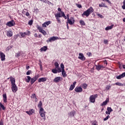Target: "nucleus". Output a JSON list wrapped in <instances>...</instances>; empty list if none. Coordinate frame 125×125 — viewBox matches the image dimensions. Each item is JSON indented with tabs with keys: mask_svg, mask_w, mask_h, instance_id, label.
I'll use <instances>...</instances> for the list:
<instances>
[{
	"mask_svg": "<svg viewBox=\"0 0 125 125\" xmlns=\"http://www.w3.org/2000/svg\"><path fill=\"white\" fill-rule=\"evenodd\" d=\"M0 107L3 109L5 110V107H4V105L1 104V103H0Z\"/></svg>",
	"mask_w": 125,
	"mask_h": 125,
	"instance_id": "nucleus-34",
	"label": "nucleus"
},
{
	"mask_svg": "<svg viewBox=\"0 0 125 125\" xmlns=\"http://www.w3.org/2000/svg\"><path fill=\"white\" fill-rule=\"evenodd\" d=\"M57 72L58 73H61L62 72V70H61V68L58 67Z\"/></svg>",
	"mask_w": 125,
	"mask_h": 125,
	"instance_id": "nucleus-46",
	"label": "nucleus"
},
{
	"mask_svg": "<svg viewBox=\"0 0 125 125\" xmlns=\"http://www.w3.org/2000/svg\"><path fill=\"white\" fill-rule=\"evenodd\" d=\"M23 34L25 35V36H30V35H31V32L27 31V32H24Z\"/></svg>",
	"mask_w": 125,
	"mask_h": 125,
	"instance_id": "nucleus-32",
	"label": "nucleus"
},
{
	"mask_svg": "<svg viewBox=\"0 0 125 125\" xmlns=\"http://www.w3.org/2000/svg\"><path fill=\"white\" fill-rule=\"evenodd\" d=\"M116 79L117 80H121V79H123V78H122V76H121V75H120L119 76H118L116 77Z\"/></svg>",
	"mask_w": 125,
	"mask_h": 125,
	"instance_id": "nucleus-44",
	"label": "nucleus"
},
{
	"mask_svg": "<svg viewBox=\"0 0 125 125\" xmlns=\"http://www.w3.org/2000/svg\"><path fill=\"white\" fill-rule=\"evenodd\" d=\"M82 87L84 88V89H86V88L87 87V84L86 83H83L82 84Z\"/></svg>",
	"mask_w": 125,
	"mask_h": 125,
	"instance_id": "nucleus-30",
	"label": "nucleus"
},
{
	"mask_svg": "<svg viewBox=\"0 0 125 125\" xmlns=\"http://www.w3.org/2000/svg\"><path fill=\"white\" fill-rule=\"evenodd\" d=\"M77 84V82L75 81L73 82V84H71L69 88V90L72 91L74 88H75V86H76V84Z\"/></svg>",
	"mask_w": 125,
	"mask_h": 125,
	"instance_id": "nucleus-18",
	"label": "nucleus"
},
{
	"mask_svg": "<svg viewBox=\"0 0 125 125\" xmlns=\"http://www.w3.org/2000/svg\"><path fill=\"white\" fill-rule=\"evenodd\" d=\"M11 89L14 93L18 90V87L16 85V84L15 85H11Z\"/></svg>",
	"mask_w": 125,
	"mask_h": 125,
	"instance_id": "nucleus-10",
	"label": "nucleus"
},
{
	"mask_svg": "<svg viewBox=\"0 0 125 125\" xmlns=\"http://www.w3.org/2000/svg\"><path fill=\"white\" fill-rule=\"evenodd\" d=\"M109 102V98H106L105 101L101 104V106H105V105Z\"/></svg>",
	"mask_w": 125,
	"mask_h": 125,
	"instance_id": "nucleus-22",
	"label": "nucleus"
},
{
	"mask_svg": "<svg viewBox=\"0 0 125 125\" xmlns=\"http://www.w3.org/2000/svg\"><path fill=\"white\" fill-rule=\"evenodd\" d=\"M42 27H43V28H46V24H45V22H44L42 24Z\"/></svg>",
	"mask_w": 125,
	"mask_h": 125,
	"instance_id": "nucleus-50",
	"label": "nucleus"
},
{
	"mask_svg": "<svg viewBox=\"0 0 125 125\" xmlns=\"http://www.w3.org/2000/svg\"><path fill=\"white\" fill-rule=\"evenodd\" d=\"M31 77L28 76L26 77V78H24L25 80V82H26V83H30V81H31Z\"/></svg>",
	"mask_w": 125,
	"mask_h": 125,
	"instance_id": "nucleus-25",
	"label": "nucleus"
},
{
	"mask_svg": "<svg viewBox=\"0 0 125 125\" xmlns=\"http://www.w3.org/2000/svg\"><path fill=\"white\" fill-rule=\"evenodd\" d=\"M52 72L54 74H57V70H56V69H52Z\"/></svg>",
	"mask_w": 125,
	"mask_h": 125,
	"instance_id": "nucleus-36",
	"label": "nucleus"
},
{
	"mask_svg": "<svg viewBox=\"0 0 125 125\" xmlns=\"http://www.w3.org/2000/svg\"><path fill=\"white\" fill-rule=\"evenodd\" d=\"M96 69L97 71H100V70H102L103 69H105V66L103 65H101L100 64L96 65Z\"/></svg>",
	"mask_w": 125,
	"mask_h": 125,
	"instance_id": "nucleus-13",
	"label": "nucleus"
},
{
	"mask_svg": "<svg viewBox=\"0 0 125 125\" xmlns=\"http://www.w3.org/2000/svg\"><path fill=\"white\" fill-rule=\"evenodd\" d=\"M107 110L108 112H109L110 113H111V112H113V109H112V108L110 107H107Z\"/></svg>",
	"mask_w": 125,
	"mask_h": 125,
	"instance_id": "nucleus-33",
	"label": "nucleus"
},
{
	"mask_svg": "<svg viewBox=\"0 0 125 125\" xmlns=\"http://www.w3.org/2000/svg\"><path fill=\"white\" fill-rule=\"evenodd\" d=\"M25 113H26V114H27L29 116H31L33 115L34 113H35V110H34V109H30L28 111H26Z\"/></svg>",
	"mask_w": 125,
	"mask_h": 125,
	"instance_id": "nucleus-16",
	"label": "nucleus"
},
{
	"mask_svg": "<svg viewBox=\"0 0 125 125\" xmlns=\"http://www.w3.org/2000/svg\"><path fill=\"white\" fill-rule=\"evenodd\" d=\"M103 1H106V2H108V3H111V2L109 0H103Z\"/></svg>",
	"mask_w": 125,
	"mask_h": 125,
	"instance_id": "nucleus-54",
	"label": "nucleus"
},
{
	"mask_svg": "<svg viewBox=\"0 0 125 125\" xmlns=\"http://www.w3.org/2000/svg\"><path fill=\"white\" fill-rule=\"evenodd\" d=\"M94 11V10L93 9V8L92 7H90L89 8H88L87 10L85 11L82 14V17H84V16H86V17H88L92 12Z\"/></svg>",
	"mask_w": 125,
	"mask_h": 125,
	"instance_id": "nucleus-2",
	"label": "nucleus"
},
{
	"mask_svg": "<svg viewBox=\"0 0 125 125\" xmlns=\"http://www.w3.org/2000/svg\"><path fill=\"white\" fill-rule=\"evenodd\" d=\"M69 24V25H73L75 23V19H74V17H70L68 20H67V23Z\"/></svg>",
	"mask_w": 125,
	"mask_h": 125,
	"instance_id": "nucleus-6",
	"label": "nucleus"
},
{
	"mask_svg": "<svg viewBox=\"0 0 125 125\" xmlns=\"http://www.w3.org/2000/svg\"><path fill=\"white\" fill-rule=\"evenodd\" d=\"M62 75L63 78H66V77H67V74H66V71H65L64 69L62 70Z\"/></svg>",
	"mask_w": 125,
	"mask_h": 125,
	"instance_id": "nucleus-23",
	"label": "nucleus"
},
{
	"mask_svg": "<svg viewBox=\"0 0 125 125\" xmlns=\"http://www.w3.org/2000/svg\"><path fill=\"white\" fill-rule=\"evenodd\" d=\"M68 115L70 118H73V117H74L75 115H76V111L75 110H72L69 113V114H68Z\"/></svg>",
	"mask_w": 125,
	"mask_h": 125,
	"instance_id": "nucleus-19",
	"label": "nucleus"
},
{
	"mask_svg": "<svg viewBox=\"0 0 125 125\" xmlns=\"http://www.w3.org/2000/svg\"><path fill=\"white\" fill-rule=\"evenodd\" d=\"M15 22H14V20H12L11 21L7 22L6 25L8 26V27H12L13 26H15Z\"/></svg>",
	"mask_w": 125,
	"mask_h": 125,
	"instance_id": "nucleus-7",
	"label": "nucleus"
},
{
	"mask_svg": "<svg viewBox=\"0 0 125 125\" xmlns=\"http://www.w3.org/2000/svg\"><path fill=\"white\" fill-rule=\"evenodd\" d=\"M61 67L62 68V70H64V64L63 63L61 64Z\"/></svg>",
	"mask_w": 125,
	"mask_h": 125,
	"instance_id": "nucleus-45",
	"label": "nucleus"
},
{
	"mask_svg": "<svg viewBox=\"0 0 125 125\" xmlns=\"http://www.w3.org/2000/svg\"><path fill=\"white\" fill-rule=\"evenodd\" d=\"M38 107L40 108L39 113L41 117L42 118H43V117H45V111H44V109L42 108V101L39 102V104H38Z\"/></svg>",
	"mask_w": 125,
	"mask_h": 125,
	"instance_id": "nucleus-1",
	"label": "nucleus"
},
{
	"mask_svg": "<svg viewBox=\"0 0 125 125\" xmlns=\"http://www.w3.org/2000/svg\"><path fill=\"white\" fill-rule=\"evenodd\" d=\"M120 76H121V78H125V72L121 74Z\"/></svg>",
	"mask_w": 125,
	"mask_h": 125,
	"instance_id": "nucleus-47",
	"label": "nucleus"
},
{
	"mask_svg": "<svg viewBox=\"0 0 125 125\" xmlns=\"http://www.w3.org/2000/svg\"><path fill=\"white\" fill-rule=\"evenodd\" d=\"M104 65L105 64L106 66H107L108 65V62H107V61L105 60L104 61Z\"/></svg>",
	"mask_w": 125,
	"mask_h": 125,
	"instance_id": "nucleus-53",
	"label": "nucleus"
},
{
	"mask_svg": "<svg viewBox=\"0 0 125 125\" xmlns=\"http://www.w3.org/2000/svg\"><path fill=\"white\" fill-rule=\"evenodd\" d=\"M92 125H98L96 124V122H94L92 123Z\"/></svg>",
	"mask_w": 125,
	"mask_h": 125,
	"instance_id": "nucleus-64",
	"label": "nucleus"
},
{
	"mask_svg": "<svg viewBox=\"0 0 125 125\" xmlns=\"http://www.w3.org/2000/svg\"><path fill=\"white\" fill-rule=\"evenodd\" d=\"M98 16H99V17H100V18H103V16H102V15L100 14H98Z\"/></svg>",
	"mask_w": 125,
	"mask_h": 125,
	"instance_id": "nucleus-57",
	"label": "nucleus"
},
{
	"mask_svg": "<svg viewBox=\"0 0 125 125\" xmlns=\"http://www.w3.org/2000/svg\"><path fill=\"white\" fill-rule=\"evenodd\" d=\"M37 28L38 29V30H39V31L40 32V33H41L42 34L43 36H45V35H46V32L44 30H43V28H42V27L38 25L37 26Z\"/></svg>",
	"mask_w": 125,
	"mask_h": 125,
	"instance_id": "nucleus-5",
	"label": "nucleus"
},
{
	"mask_svg": "<svg viewBox=\"0 0 125 125\" xmlns=\"http://www.w3.org/2000/svg\"><path fill=\"white\" fill-rule=\"evenodd\" d=\"M99 7H106V5H105V3L102 2L101 4H100L99 5Z\"/></svg>",
	"mask_w": 125,
	"mask_h": 125,
	"instance_id": "nucleus-29",
	"label": "nucleus"
},
{
	"mask_svg": "<svg viewBox=\"0 0 125 125\" xmlns=\"http://www.w3.org/2000/svg\"><path fill=\"white\" fill-rule=\"evenodd\" d=\"M32 96L33 98H37V96H36V94H33L32 95Z\"/></svg>",
	"mask_w": 125,
	"mask_h": 125,
	"instance_id": "nucleus-55",
	"label": "nucleus"
},
{
	"mask_svg": "<svg viewBox=\"0 0 125 125\" xmlns=\"http://www.w3.org/2000/svg\"><path fill=\"white\" fill-rule=\"evenodd\" d=\"M76 6H77V7H78V8H82V5L80 4H78V3H76L75 4Z\"/></svg>",
	"mask_w": 125,
	"mask_h": 125,
	"instance_id": "nucleus-38",
	"label": "nucleus"
},
{
	"mask_svg": "<svg viewBox=\"0 0 125 125\" xmlns=\"http://www.w3.org/2000/svg\"><path fill=\"white\" fill-rule=\"evenodd\" d=\"M20 35H21V37H22V38H24V37H25V36L24 33H21Z\"/></svg>",
	"mask_w": 125,
	"mask_h": 125,
	"instance_id": "nucleus-51",
	"label": "nucleus"
},
{
	"mask_svg": "<svg viewBox=\"0 0 125 125\" xmlns=\"http://www.w3.org/2000/svg\"><path fill=\"white\" fill-rule=\"evenodd\" d=\"M2 96L4 103H6V102H7V96H6V94H3Z\"/></svg>",
	"mask_w": 125,
	"mask_h": 125,
	"instance_id": "nucleus-20",
	"label": "nucleus"
},
{
	"mask_svg": "<svg viewBox=\"0 0 125 125\" xmlns=\"http://www.w3.org/2000/svg\"><path fill=\"white\" fill-rule=\"evenodd\" d=\"M46 80L47 79L45 77L39 78L38 80V83H44V82H46Z\"/></svg>",
	"mask_w": 125,
	"mask_h": 125,
	"instance_id": "nucleus-17",
	"label": "nucleus"
},
{
	"mask_svg": "<svg viewBox=\"0 0 125 125\" xmlns=\"http://www.w3.org/2000/svg\"><path fill=\"white\" fill-rule=\"evenodd\" d=\"M26 16H30V13L29 12H27L25 14Z\"/></svg>",
	"mask_w": 125,
	"mask_h": 125,
	"instance_id": "nucleus-60",
	"label": "nucleus"
},
{
	"mask_svg": "<svg viewBox=\"0 0 125 125\" xmlns=\"http://www.w3.org/2000/svg\"><path fill=\"white\" fill-rule=\"evenodd\" d=\"M104 43L105 44L108 43V40H104Z\"/></svg>",
	"mask_w": 125,
	"mask_h": 125,
	"instance_id": "nucleus-61",
	"label": "nucleus"
},
{
	"mask_svg": "<svg viewBox=\"0 0 125 125\" xmlns=\"http://www.w3.org/2000/svg\"><path fill=\"white\" fill-rule=\"evenodd\" d=\"M47 50V46H44L40 49V51L42 52V51H46Z\"/></svg>",
	"mask_w": 125,
	"mask_h": 125,
	"instance_id": "nucleus-26",
	"label": "nucleus"
},
{
	"mask_svg": "<svg viewBox=\"0 0 125 125\" xmlns=\"http://www.w3.org/2000/svg\"><path fill=\"white\" fill-rule=\"evenodd\" d=\"M28 25H30V26L33 25V20H30V21L28 22Z\"/></svg>",
	"mask_w": 125,
	"mask_h": 125,
	"instance_id": "nucleus-42",
	"label": "nucleus"
},
{
	"mask_svg": "<svg viewBox=\"0 0 125 125\" xmlns=\"http://www.w3.org/2000/svg\"><path fill=\"white\" fill-rule=\"evenodd\" d=\"M75 91H76V92H83V88H82V87H76L75 88Z\"/></svg>",
	"mask_w": 125,
	"mask_h": 125,
	"instance_id": "nucleus-15",
	"label": "nucleus"
},
{
	"mask_svg": "<svg viewBox=\"0 0 125 125\" xmlns=\"http://www.w3.org/2000/svg\"><path fill=\"white\" fill-rule=\"evenodd\" d=\"M26 70H29V69H30V66H26Z\"/></svg>",
	"mask_w": 125,
	"mask_h": 125,
	"instance_id": "nucleus-63",
	"label": "nucleus"
},
{
	"mask_svg": "<svg viewBox=\"0 0 125 125\" xmlns=\"http://www.w3.org/2000/svg\"><path fill=\"white\" fill-rule=\"evenodd\" d=\"M55 67L56 69L59 68V64L58 63V62H55Z\"/></svg>",
	"mask_w": 125,
	"mask_h": 125,
	"instance_id": "nucleus-35",
	"label": "nucleus"
},
{
	"mask_svg": "<svg viewBox=\"0 0 125 125\" xmlns=\"http://www.w3.org/2000/svg\"><path fill=\"white\" fill-rule=\"evenodd\" d=\"M0 56L1 61L5 60V55L2 52H0Z\"/></svg>",
	"mask_w": 125,
	"mask_h": 125,
	"instance_id": "nucleus-14",
	"label": "nucleus"
},
{
	"mask_svg": "<svg viewBox=\"0 0 125 125\" xmlns=\"http://www.w3.org/2000/svg\"><path fill=\"white\" fill-rule=\"evenodd\" d=\"M39 77L40 76L38 75H35V77L31 78V80H30L31 84H33L34 83L36 82V81H37V80L39 79Z\"/></svg>",
	"mask_w": 125,
	"mask_h": 125,
	"instance_id": "nucleus-8",
	"label": "nucleus"
},
{
	"mask_svg": "<svg viewBox=\"0 0 125 125\" xmlns=\"http://www.w3.org/2000/svg\"><path fill=\"white\" fill-rule=\"evenodd\" d=\"M11 48H12V47H11V46H9L6 48V51H9V50H10V49H11Z\"/></svg>",
	"mask_w": 125,
	"mask_h": 125,
	"instance_id": "nucleus-37",
	"label": "nucleus"
},
{
	"mask_svg": "<svg viewBox=\"0 0 125 125\" xmlns=\"http://www.w3.org/2000/svg\"><path fill=\"white\" fill-rule=\"evenodd\" d=\"M98 95L97 94L92 95L89 97V101L91 103H94L95 102V99L97 98Z\"/></svg>",
	"mask_w": 125,
	"mask_h": 125,
	"instance_id": "nucleus-4",
	"label": "nucleus"
},
{
	"mask_svg": "<svg viewBox=\"0 0 125 125\" xmlns=\"http://www.w3.org/2000/svg\"><path fill=\"white\" fill-rule=\"evenodd\" d=\"M110 88H111V85H107L106 87H105V89L106 90H109V89H110Z\"/></svg>",
	"mask_w": 125,
	"mask_h": 125,
	"instance_id": "nucleus-39",
	"label": "nucleus"
},
{
	"mask_svg": "<svg viewBox=\"0 0 125 125\" xmlns=\"http://www.w3.org/2000/svg\"><path fill=\"white\" fill-rule=\"evenodd\" d=\"M34 37H35V38H38V34H37V33H35V34H34Z\"/></svg>",
	"mask_w": 125,
	"mask_h": 125,
	"instance_id": "nucleus-62",
	"label": "nucleus"
},
{
	"mask_svg": "<svg viewBox=\"0 0 125 125\" xmlns=\"http://www.w3.org/2000/svg\"><path fill=\"white\" fill-rule=\"evenodd\" d=\"M87 55H88V57H90V56H92V54L91 52H88L87 54Z\"/></svg>",
	"mask_w": 125,
	"mask_h": 125,
	"instance_id": "nucleus-48",
	"label": "nucleus"
},
{
	"mask_svg": "<svg viewBox=\"0 0 125 125\" xmlns=\"http://www.w3.org/2000/svg\"><path fill=\"white\" fill-rule=\"evenodd\" d=\"M109 118H110V115H107L105 118L104 119V121H107Z\"/></svg>",
	"mask_w": 125,
	"mask_h": 125,
	"instance_id": "nucleus-41",
	"label": "nucleus"
},
{
	"mask_svg": "<svg viewBox=\"0 0 125 125\" xmlns=\"http://www.w3.org/2000/svg\"><path fill=\"white\" fill-rule=\"evenodd\" d=\"M105 114H106V115H110V114H111V112H110L109 111H105Z\"/></svg>",
	"mask_w": 125,
	"mask_h": 125,
	"instance_id": "nucleus-58",
	"label": "nucleus"
},
{
	"mask_svg": "<svg viewBox=\"0 0 125 125\" xmlns=\"http://www.w3.org/2000/svg\"><path fill=\"white\" fill-rule=\"evenodd\" d=\"M62 78L61 77H57L54 78L53 80L54 83H59L60 82H61V80H62Z\"/></svg>",
	"mask_w": 125,
	"mask_h": 125,
	"instance_id": "nucleus-11",
	"label": "nucleus"
},
{
	"mask_svg": "<svg viewBox=\"0 0 125 125\" xmlns=\"http://www.w3.org/2000/svg\"><path fill=\"white\" fill-rule=\"evenodd\" d=\"M7 37H12L13 34L12 33H11V31H7Z\"/></svg>",
	"mask_w": 125,
	"mask_h": 125,
	"instance_id": "nucleus-27",
	"label": "nucleus"
},
{
	"mask_svg": "<svg viewBox=\"0 0 125 125\" xmlns=\"http://www.w3.org/2000/svg\"><path fill=\"white\" fill-rule=\"evenodd\" d=\"M79 23H80V25L82 26H85V23L84 22V21L83 20H80L79 21Z\"/></svg>",
	"mask_w": 125,
	"mask_h": 125,
	"instance_id": "nucleus-28",
	"label": "nucleus"
},
{
	"mask_svg": "<svg viewBox=\"0 0 125 125\" xmlns=\"http://www.w3.org/2000/svg\"><path fill=\"white\" fill-rule=\"evenodd\" d=\"M32 73V70H28L27 72H26V75L27 76H28V75H30Z\"/></svg>",
	"mask_w": 125,
	"mask_h": 125,
	"instance_id": "nucleus-40",
	"label": "nucleus"
},
{
	"mask_svg": "<svg viewBox=\"0 0 125 125\" xmlns=\"http://www.w3.org/2000/svg\"><path fill=\"white\" fill-rule=\"evenodd\" d=\"M56 40H58V37L53 36L49 38L48 40L46 41V42H54V41H56Z\"/></svg>",
	"mask_w": 125,
	"mask_h": 125,
	"instance_id": "nucleus-9",
	"label": "nucleus"
},
{
	"mask_svg": "<svg viewBox=\"0 0 125 125\" xmlns=\"http://www.w3.org/2000/svg\"><path fill=\"white\" fill-rule=\"evenodd\" d=\"M47 3L49 5L51 4L52 5H53V3H51V2H49V1H47Z\"/></svg>",
	"mask_w": 125,
	"mask_h": 125,
	"instance_id": "nucleus-59",
	"label": "nucleus"
},
{
	"mask_svg": "<svg viewBox=\"0 0 125 125\" xmlns=\"http://www.w3.org/2000/svg\"><path fill=\"white\" fill-rule=\"evenodd\" d=\"M115 84H116V85H118L119 86H123V85H124V84L120 82H117L116 83H115Z\"/></svg>",
	"mask_w": 125,
	"mask_h": 125,
	"instance_id": "nucleus-31",
	"label": "nucleus"
},
{
	"mask_svg": "<svg viewBox=\"0 0 125 125\" xmlns=\"http://www.w3.org/2000/svg\"><path fill=\"white\" fill-rule=\"evenodd\" d=\"M10 82L11 83V85H13L15 84V78H13V77H10Z\"/></svg>",
	"mask_w": 125,
	"mask_h": 125,
	"instance_id": "nucleus-21",
	"label": "nucleus"
},
{
	"mask_svg": "<svg viewBox=\"0 0 125 125\" xmlns=\"http://www.w3.org/2000/svg\"><path fill=\"white\" fill-rule=\"evenodd\" d=\"M61 13L62 15H61V14L60 13H57L56 14H55V16L56 18V19L57 21H58V23H61V21L60 20V18L61 17H64L66 15L64 13V12H61Z\"/></svg>",
	"mask_w": 125,
	"mask_h": 125,
	"instance_id": "nucleus-3",
	"label": "nucleus"
},
{
	"mask_svg": "<svg viewBox=\"0 0 125 125\" xmlns=\"http://www.w3.org/2000/svg\"><path fill=\"white\" fill-rule=\"evenodd\" d=\"M79 57L78 58L80 60H82V61H84L85 60V57L83 55V54L82 53H80L79 54Z\"/></svg>",
	"mask_w": 125,
	"mask_h": 125,
	"instance_id": "nucleus-12",
	"label": "nucleus"
},
{
	"mask_svg": "<svg viewBox=\"0 0 125 125\" xmlns=\"http://www.w3.org/2000/svg\"><path fill=\"white\" fill-rule=\"evenodd\" d=\"M16 55H17V57H19V56H21V53H18L16 54Z\"/></svg>",
	"mask_w": 125,
	"mask_h": 125,
	"instance_id": "nucleus-56",
	"label": "nucleus"
},
{
	"mask_svg": "<svg viewBox=\"0 0 125 125\" xmlns=\"http://www.w3.org/2000/svg\"><path fill=\"white\" fill-rule=\"evenodd\" d=\"M45 23L46 24V25H47V26H48V25H49V24H50V21H48L45 22Z\"/></svg>",
	"mask_w": 125,
	"mask_h": 125,
	"instance_id": "nucleus-52",
	"label": "nucleus"
},
{
	"mask_svg": "<svg viewBox=\"0 0 125 125\" xmlns=\"http://www.w3.org/2000/svg\"><path fill=\"white\" fill-rule=\"evenodd\" d=\"M123 9H125V0L123 1V5L122 6Z\"/></svg>",
	"mask_w": 125,
	"mask_h": 125,
	"instance_id": "nucleus-43",
	"label": "nucleus"
},
{
	"mask_svg": "<svg viewBox=\"0 0 125 125\" xmlns=\"http://www.w3.org/2000/svg\"><path fill=\"white\" fill-rule=\"evenodd\" d=\"M0 125H3V120L0 119Z\"/></svg>",
	"mask_w": 125,
	"mask_h": 125,
	"instance_id": "nucleus-49",
	"label": "nucleus"
},
{
	"mask_svg": "<svg viewBox=\"0 0 125 125\" xmlns=\"http://www.w3.org/2000/svg\"><path fill=\"white\" fill-rule=\"evenodd\" d=\"M113 27H114V24H112L110 26H107L105 28V31H108L109 30H111V29H113Z\"/></svg>",
	"mask_w": 125,
	"mask_h": 125,
	"instance_id": "nucleus-24",
	"label": "nucleus"
}]
</instances>
